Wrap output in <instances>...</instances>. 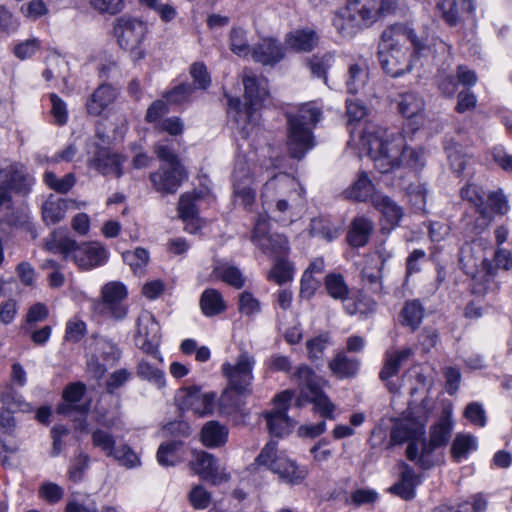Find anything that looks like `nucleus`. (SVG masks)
Instances as JSON below:
<instances>
[{"instance_id":"nucleus-1","label":"nucleus","mask_w":512,"mask_h":512,"mask_svg":"<svg viewBox=\"0 0 512 512\" xmlns=\"http://www.w3.org/2000/svg\"><path fill=\"white\" fill-rule=\"evenodd\" d=\"M361 144L380 173H388L401 164L412 168L423 165L422 154L407 147L400 134L389 135L384 129L367 127L362 132Z\"/></svg>"},{"instance_id":"nucleus-2","label":"nucleus","mask_w":512,"mask_h":512,"mask_svg":"<svg viewBox=\"0 0 512 512\" xmlns=\"http://www.w3.org/2000/svg\"><path fill=\"white\" fill-rule=\"evenodd\" d=\"M407 40L412 42L416 51L423 48V44L416 39L414 32L403 24H393L381 34L378 60L385 73L391 77H400L413 68L411 55L405 47Z\"/></svg>"},{"instance_id":"nucleus-3","label":"nucleus","mask_w":512,"mask_h":512,"mask_svg":"<svg viewBox=\"0 0 512 512\" xmlns=\"http://www.w3.org/2000/svg\"><path fill=\"white\" fill-rule=\"evenodd\" d=\"M397 0H347L333 18V25L344 37H352L362 29L390 15Z\"/></svg>"},{"instance_id":"nucleus-4","label":"nucleus","mask_w":512,"mask_h":512,"mask_svg":"<svg viewBox=\"0 0 512 512\" xmlns=\"http://www.w3.org/2000/svg\"><path fill=\"white\" fill-rule=\"evenodd\" d=\"M244 85V100L229 98L228 114L237 124L244 138L249 137L255 129L263 101L268 96L267 81L259 79L250 71L245 70L242 79Z\"/></svg>"},{"instance_id":"nucleus-5","label":"nucleus","mask_w":512,"mask_h":512,"mask_svg":"<svg viewBox=\"0 0 512 512\" xmlns=\"http://www.w3.org/2000/svg\"><path fill=\"white\" fill-rule=\"evenodd\" d=\"M460 196L472 204L478 214L472 227L475 234H481L490 226L496 215H505L509 210L507 197L502 190L489 193L485 199V192L480 186L467 183L460 189Z\"/></svg>"},{"instance_id":"nucleus-6","label":"nucleus","mask_w":512,"mask_h":512,"mask_svg":"<svg viewBox=\"0 0 512 512\" xmlns=\"http://www.w3.org/2000/svg\"><path fill=\"white\" fill-rule=\"evenodd\" d=\"M321 111L311 104L301 106L295 115H288V151L296 159L304 157L314 146L312 128L320 120Z\"/></svg>"},{"instance_id":"nucleus-7","label":"nucleus","mask_w":512,"mask_h":512,"mask_svg":"<svg viewBox=\"0 0 512 512\" xmlns=\"http://www.w3.org/2000/svg\"><path fill=\"white\" fill-rule=\"evenodd\" d=\"M293 380L297 383L299 396L297 398L298 407L309 402L314 405V410L324 418L334 419L333 412L335 405L323 393V379L307 365L297 368L293 374Z\"/></svg>"},{"instance_id":"nucleus-8","label":"nucleus","mask_w":512,"mask_h":512,"mask_svg":"<svg viewBox=\"0 0 512 512\" xmlns=\"http://www.w3.org/2000/svg\"><path fill=\"white\" fill-rule=\"evenodd\" d=\"M148 33V25L137 18L120 17L114 25V34L119 46L130 52L133 61L145 57V51L140 47Z\"/></svg>"},{"instance_id":"nucleus-9","label":"nucleus","mask_w":512,"mask_h":512,"mask_svg":"<svg viewBox=\"0 0 512 512\" xmlns=\"http://www.w3.org/2000/svg\"><path fill=\"white\" fill-rule=\"evenodd\" d=\"M298 187L299 184L296 179L286 173L273 176L264 184L263 205L271 208L274 202V212L286 213L291 207L290 201H294L293 196L297 194Z\"/></svg>"},{"instance_id":"nucleus-10","label":"nucleus","mask_w":512,"mask_h":512,"mask_svg":"<svg viewBox=\"0 0 512 512\" xmlns=\"http://www.w3.org/2000/svg\"><path fill=\"white\" fill-rule=\"evenodd\" d=\"M254 365L255 358L247 351L240 353L235 363L225 362L221 370L228 380V388L239 395L251 394Z\"/></svg>"},{"instance_id":"nucleus-11","label":"nucleus","mask_w":512,"mask_h":512,"mask_svg":"<svg viewBox=\"0 0 512 512\" xmlns=\"http://www.w3.org/2000/svg\"><path fill=\"white\" fill-rule=\"evenodd\" d=\"M160 339V326L155 317L149 311H142L137 318V331L134 338L136 346L162 362L163 358L158 350Z\"/></svg>"},{"instance_id":"nucleus-12","label":"nucleus","mask_w":512,"mask_h":512,"mask_svg":"<svg viewBox=\"0 0 512 512\" xmlns=\"http://www.w3.org/2000/svg\"><path fill=\"white\" fill-rule=\"evenodd\" d=\"M102 301L99 304V312L114 321H121L128 314V306L125 304L127 289L118 281L105 284L101 289Z\"/></svg>"},{"instance_id":"nucleus-13","label":"nucleus","mask_w":512,"mask_h":512,"mask_svg":"<svg viewBox=\"0 0 512 512\" xmlns=\"http://www.w3.org/2000/svg\"><path fill=\"white\" fill-rule=\"evenodd\" d=\"M251 241L270 257L282 258L289 251L286 237L280 234H268V221L264 215L258 216Z\"/></svg>"},{"instance_id":"nucleus-14","label":"nucleus","mask_w":512,"mask_h":512,"mask_svg":"<svg viewBox=\"0 0 512 512\" xmlns=\"http://www.w3.org/2000/svg\"><path fill=\"white\" fill-rule=\"evenodd\" d=\"M108 256V251L98 241L78 243L74 240V245L69 252V259L82 271H89L105 265Z\"/></svg>"},{"instance_id":"nucleus-15","label":"nucleus","mask_w":512,"mask_h":512,"mask_svg":"<svg viewBox=\"0 0 512 512\" xmlns=\"http://www.w3.org/2000/svg\"><path fill=\"white\" fill-rule=\"evenodd\" d=\"M189 466L200 478L211 482L213 485L226 482L230 478L225 469L220 466L218 460L205 451H193Z\"/></svg>"},{"instance_id":"nucleus-16","label":"nucleus","mask_w":512,"mask_h":512,"mask_svg":"<svg viewBox=\"0 0 512 512\" xmlns=\"http://www.w3.org/2000/svg\"><path fill=\"white\" fill-rule=\"evenodd\" d=\"M292 398L293 392L290 390H285L275 397L276 407L266 415L267 427L273 436L282 437L291 431L293 422L286 413Z\"/></svg>"},{"instance_id":"nucleus-17","label":"nucleus","mask_w":512,"mask_h":512,"mask_svg":"<svg viewBox=\"0 0 512 512\" xmlns=\"http://www.w3.org/2000/svg\"><path fill=\"white\" fill-rule=\"evenodd\" d=\"M186 178L187 172L184 166L177 164L161 166L149 176L154 190L162 195L175 194Z\"/></svg>"},{"instance_id":"nucleus-18","label":"nucleus","mask_w":512,"mask_h":512,"mask_svg":"<svg viewBox=\"0 0 512 512\" xmlns=\"http://www.w3.org/2000/svg\"><path fill=\"white\" fill-rule=\"evenodd\" d=\"M214 393H201L197 387H190L181 390L179 396L180 407L184 410H191L194 414L209 415L214 410Z\"/></svg>"},{"instance_id":"nucleus-19","label":"nucleus","mask_w":512,"mask_h":512,"mask_svg":"<svg viewBox=\"0 0 512 512\" xmlns=\"http://www.w3.org/2000/svg\"><path fill=\"white\" fill-rule=\"evenodd\" d=\"M125 160L124 157L113 153L110 149L99 147L89 159L88 164L102 175H114L119 178L123 174L121 166Z\"/></svg>"},{"instance_id":"nucleus-20","label":"nucleus","mask_w":512,"mask_h":512,"mask_svg":"<svg viewBox=\"0 0 512 512\" xmlns=\"http://www.w3.org/2000/svg\"><path fill=\"white\" fill-rule=\"evenodd\" d=\"M234 196L236 201L249 208L255 201V192L251 188L252 179L249 168L243 161H238L233 172Z\"/></svg>"},{"instance_id":"nucleus-21","label":"nucleus","mask_w":512,"mask_h":512,"mask_svg":"<svg viewBox=\"0 0 512 512\" xmlns=\"http://www.w3.org/2000/svg\"><path fill=\"white\" fill-rule=\"evenodd\" d=\"M251 56L263 65H274L284 58L285 50L278 40L265 38L252 48Z\"/></svg>"},{"instance_id":"nucleus-22","label":"nucleus","mask_w":512,"mask_h":512,"mask_svg":"<svg viewBox=\"0 0 512 512\" xmlns=\"http://www.w3.org/2000/svg\"><path fill=\"white\" fill-rule=\"evenodd\" d=\"M459 263L461 269L467 273H474L478 268L490 263L484 255V248L480 242L472 241L465 243L459 252Z\"/></svg>"},{"instance_id":"nucleus-23","label":"nucleus","mask_w":512,"mask_h":512,"mask_svg":"<svg viewBox=\"0 0 512 512\" xmlns=\"http://www.w3.org/2000/svg\"><path fill=\"white\" fill-rule=\"evenodd\" d=\"M117 89L109 84H101L87 98L86 110L91 116H99L117 98Z\"/></svg>"},{"instance_id":"nucleus-24","label":"nucleus","mask_w":512,"mask_h":512,"mask_svg":"<svg viewBox=\"0 0 512 512\" xmlns=\"http://www.w3.org/2000/svg\"><path fill=\"white\" fill-rule=\"evenodd\" d=\"M85 385L82 383L69 384L63 391L64 403L57 407V412L63 415H70L72 412H78L82 416L89 411V404H77L85 393Z\"/></svg>"},{"instance_id":"nucleus-25","label":"nucleus","mask_w":512,"mask_h":512,"mask_svg":"<svg viewBox=\"0 0 512 512\" xmlns=\"http://www.w3.org/2000/svg\"><path fill=\"white\" fill-rule=\"evenodd\" d=\"M425 433L424 425L414 420L396 422L390 433V444L399 445L404 442L416 441Z\"/></svg>"},{"instance_id":"nucleus-26","label":"nucleus","mask_w":512,"mask_h":512,"mask_svg":"<svg viewBox=\"0 0 512 512\" xmlns=\"http://www.w3.org/2000/svg\"><path fill=\"white\" fill-rule=\"evenodd\" d=\"M374 231L373 221L363 215L353 218L347 233V242L350 246L359 248L365 246Z\"/></svg>"},{"instance_id":"nucleus-27","label":"nucleus","mask_w":512,"mask_h":512,"mask_svg":"<svg viewBox=\"0 0 512 512\" xmlns=\"http://www.w3.org/2000/svg\"><path fill=\"white\" fill-rule=\"evenodd\" d=\"M272 472L278 474L280 479L292 485L300 484L308 474L305 468L299 467L296 462L285 456L273 462Z\"/></svg>"},{"instance_id":"nucleus-28","label":"nucleus","mask_w":512,"mask_h":512,"mask_svg":"<svg viewBox=\"0 0 512 512\" xmlns=\"http://www.w3.org/2000/svg\"><path fill=\"white\" fill-rule=\"evenodd\" d=\"M413 354L414 351L408 347L400 350L391 349L386 351L384 365L379 373L380 379L386 381L395 376L401 366L407 362Z\"/></svg>"},{"instance_id":"nucleus-29","label":"nucleus","mask_w":512,"mask_h":512,"mask_svg":"<svg viewBox=\"0 0 512 512\" xmlns=\"http://www.w3.org/2000/svg\"><path fill=\"white\" fill-rule=\"evenodd\" d=\"M319 36L312 29H297L286 35V45L296 52H310L318 44Z\"/></svg>"},{"instance_id":"nucleus-30","label":"nucleus","mask_w":512,"mask_h":512,"mask_svg":"<svg viewBox=\"0 0 512 512\" xmlns=\"http://www.w3.org/2000/svg\"><path fill=\"white\" fill-rule=\"evenodd\" d=\"M471 276V291L473 294L484 295L496 287L494 282L495 268L491 263L478 268L474 273H467Z\"/></svg>"},{"instance_id":"nucleus-31","label":"nucleus","mask_w":512,"mask_h":512,"mask_svg":"<svg viewBox=\"0 0 512 512\" xmlns=\"http://www.w3.org/2000/svg\"><path fill=\"white\" fill-rule=\"evenodd\" d=\"M360 367L357 358L349 357L345 352H339L329 362V368L334 376L340 379L355 377Z\"/></svg>"},{"instance_id":"nucleus-32","label":"nucleus","mask_w":512,"mask_h":512,"mask_svg":"<svg viewBox=\"0 0 512 512\" xmlns=\"http://www.w3.org/2000/svg\"><path fill=\"white\" fill-rule=\"evenodd\" d=\"M156 457L161 466L177 465L184 459L183 443L177 440L162 443L158 448Z\"/></svg>"},{"instance_id":"nucleus-33","label":"nucleus","mask_w":512,"mask_h":512,"mask_svg":"<svg viewBox=\"0 0 512 512\" xmlns=\"http://www.w3.org/2000/svg\"><path fill=\"white\" fill-rule=\"evenodd\" d=\"M372 205L391 225L398 224L403 216L402 208L388 196L376 194L372 197Z\"/></svg>"},{"instance_id":"nucleus-34","label":"nucleus","mask_w":512,"mask_h":512,"mask_svg":"<svg viewBox=\"0 0 512 512\" xmlns=\"http://www.w3.org/2000/svg\"><path fill=\"white\" fill-rule=\"evenodd\" d=\"M200 307L203 314L213 317L226 310V303L221 293L215 289H206L200 297Z\"/></svg>"},{"instance_id":"nucleus-35","label":"nucleus","mask_w":512,"mask_h":512,"mask_svg":"<svg viewBox=\"0 0 512 512\" xmlns=\"http://www.w3.org/2000/svg\"><path fill=\"white\" fill-rule=\"evenodd\" d=\"M324 287L327 294L334 300L345 302L349 298L350 288L340 273H328L324 279Z\"/></svg>"},{"instance_id":"nucleus-36","label":"nucleus","mask_w":512,"mask_h":512,"mask_svg":"<svg viewBox=\"0 0 512 512\" xmlns=\"http://www.w3.org/2000/svg\"><path fill=\"white\" fill-rule=\"evenodd\" d=\"M374 185L366 172H361L353 185L345 191L346 197L355 201L364 202L375 196Z\"/></svg>"},{"instance_id":"nucleus-37","label":"nucleus","mask_w":512,"mask_h":512,"mask_svg":"<svg viewBox=\"0 0 512 512\" xmlns=\"http://www.w3.org/2000/svg\"><path fill=\"white\" fill-rule=\"evenodd\" d=\"M452 429L451 415L449 412H445V415L431 427L429 441L438 448L445 446L451 437Z\"/></svg>"},{"instance_id":"nucleus-38","label":"nucleus","mask_w":512,"mask_h":512,"mask_svg":"<svg viewBox=\"0 0 512 512\" xmlns=\"http://www.w3.org/2000/svg\"><path fill=\"white\" fill-rule=\"evenodd\" d=\"M228 431L216 421L206 423L202 428V442L207 447H218L227 440Z\"/></svg>"},{"instance_id":"nucleus-39","label":"nucleus","mask_w":512,"mask_h":512,"mask_svg":"<svg viewBox=\"0 0 512 512\" xmlns=\"http://www.w3.org/2000/svg\"><path fill=\"white\" fill-rule=\"evenodd\" d=\"M423 98L415 92H407L400 95L398 103L399 112L406 118H414L424 110Z\"/></svg>"},{"instance_id":"nucleus-40","label":"nucleus","mask_w":512,"mask_h":512,"mask_svg":"<svg viewBox=\"0 0 512 512\" xmlns=\"http://www.w3.org/2000/svg\"><path fill=\"white\" fill-rule=\"evenodd\" d=\"M368 80V67L364 63H354L349 66L347 76V89L351 94L358 93L364 88Z\"/></svg>"},{"instance_id":"nucleus-41","label":"nucleus","mask_w":512,"mask_h":512,"mask_svg":"<svg viewBox=\"0 0 512 512\" xmlns=\"http://www.w3.org/2000/svg\"><path fill=\"white\" fill-rule=\"evenodd\" d=\"M423 315L424 309L418 300L407 301L400 313L401 324L415 330L420 325Z\"/></svg>"},{"instance_id":"nucleus-42","label":"nucleus","mask_w":512,"mask_h":512,"mask_svg":"<svg viewBox=\"0 0 512 512\" xmlns=\"http://www.w3.org/2000/svg\"><path fill=\"white\" fill-rule=\"evenodd\" d=\"M137 376L148 381L159 389L166 385L164 371L151 365L144 359L140 360L137 364Z\"/></svg>"},{"instance_id":"nucleus-43","label":"nucleus","mask_w":512,"mask_h":512,"mask_svg":"<svg viewBox=\"0 0 512 512\" xmlns=\"http://www.w3.org/2000/svg\"><path fill=\"white\" fill-rule=\"evenodd\" d=\"M73 245L74 239L56 231L52 232L45 241V248L48 251L63 255L65 260L69 259V252Z\"/></svg>"},{"instance_id":"nucleus-44","label":"nucleus","mask_w":512,"mask_h":512,"mask_svg":"<svg viewBox=\"0 0 512 512\" xmlns=\"http://www.w3.org/2000/svg\"><path fill=\"white\" fill-rule=\"evenodd\" d=\"M66 205L61 199L49 198L42 207L43 220L47 224H56L65 217Z\"/></svg>"},{"instance_id":"nucleus-45","label":"nucleus","mask_w":512,"mask_h":512,"mask_svg":"<svg viewBox=\"0 0 512 512\" xmlns=\"http://www.w3.org/2000/svg\"><path fill=\"white\" fill-rule=\"evenodd\" d=\"M333 55L327 53L323 56L313 55L306 60V66L314 77L322 78L327 82V71L331 67Z\"/></svg>"},{"instance_id":"nucleus-46","label":"nucleus","mask_w":512,"mask_h":512,"mask_svg":"<svg viewBox=\"0 0 512 512\" xmlns=\"http://www.w3.org/2000/svg\"><path fill=\"white\" fill-rule=\"evenodd\" d=\"M474 449H476V441L472 435L457 434L451 446V454L455 461H460Z\"/></svg>"},{"instance_id":"nucleus-47","label":"nucleus","mask_w":512,"mask_h":512,"mask_svg":"<svg viewBox=\"0 0 512 512\" xmlns=\"http://www.w3.org/2000/svg\"><path fill=\"white\" fill-rule=\"evenodd\" d=\"M200 198L201 194L196 192H186L180 196L178 213L183 221H187L188 218H195L198 215L195 202Z\"/></svg>"},{"instance_id":"nucleus-48","label":"nucleus","mask_w":512,"mask_h":512,"mask_svg":"<svg viewBox=\"0 0 512 512\" xmlns=\"http://www.w3.org/2000/svg\"><path fill=\"white\" fill-rule=\"evenodd\" d=\"M0 402L5 406V411L10 412L25 410L28 406L21 395L11 386L5 387L0 393Z\"/></svg>"},{"instance_id":"nucleus-49","label":"nucleus","mask_w":512,"mask_h":512,"mask_svg":"<svg viewBox=\"0 0 512 512\" xmlns=\"http://www.w3.org/2000/svg\"><path fill=\"white\" fill-rule=\"evenodd\" d=\"M230 49L240 57H246L252 53V49L246 39V32L241 28H233L230 32Z\"/></svg>"},{"instance_id":"nucleus-50","label":"nucleus","mask_w":512,"mask_h":512,"mask_svg":"<svg viewBox=\"0 0 512 512\" xmlns=\"http://www.w3.org/2000/svg\"><path fill=\"white\" fill-rule=\"evenodd\" d=\"M122 257L124 262L131 267L135 274L141 273L149 261V253L144 248L126 251L122 254Z\"/></svg>"},{"instance_id":"nucleus-51","label":"nucleus","mask_w":512,"mask_h":512,"mask_svg":"<svg viewBox=\"0 0 512 512\" xmlns=\"http://www.w3.org/2000/svg\"><path fill=\"white\" fill-rule=\"evenodd\" d=\"M436 8L448 25L455 26L460 22L456 0H436Z\"/></svg>"},{"instance_id":"nucleus-52","label":"nucleus","mask_w":512,"mask_h":512,"mask_svg":"<svg viewBox=\"0 0 512 512\" xmlns=\"http://www.w3.org/2000/svg\"><path fill=\"white\" fill-rule=\"evenodd\" d=\"M92 444L94 447L101 449L108 457H111L116 449L113 435L101 429H97L92 433Z\"/></svg>"},{"instance_id":"nucleus-53","label":"nucleus","mask_w":512,"mask_h":512,"mask_svg":"<svg viewBox=\"0 0 512 512\" xmlns=\"http://www.w3.org/2000/svg\"><path fill=\"white\" fill-rule=\"evenodd\" d=\"M188 501L194 509L204 510L210 505L212 495L202 485H195L188 493Z\"/></svg>"},{"instance_id":"nucleus-54","label":"nucleus","mask_w":512,"mask_h":512,"mask_svg":"<svg viewBox=\"0 0 512 512\" xmlns=\"http://www.w3.org/2000/svg\"><path fill=\"white\" fill-rule=\"evenodd\" d=\"M293 268L291 264L279 258L269 273V279L282 285L292 279Z\"/></svg>"},{"instance_id":"nucleus-55","label":"nucleus","mask_w":512,"mask_h":512,"mask_svg":"<svg viewBox=\"0 0 512 512\" xmlns=\"http://www.w3.org/2000/svg\"><path fill=\"white\" fill-rule=\"evenodd\" d=\"M90 458L85 453H79L72 460L69 467V479L73 482H79L83 479L86 470L89 467Z\"/></svg>"},{"instance_id":"nucleus-56","label":"nucleus","mask_w":512,"mask_h":512,"mask_svg":"<svg viewBox=\"0 0 512 512\" xmlns=\"http://www.w3.org/2000/svg\"><path fill=\"white\" fill-rule=\"evenodd\" d=\"M381 278L382 265L378 266V263L374 267L365 266L361 271L362 281L369 284L370 289L374 293H380L382 290Z\"/></svg>"},{"instance_id":"nucleus-57","label":"nucleus","mask_w":512,"mask_h":512,"mask_svg":"<svg viewBox=\"0 0 512 512\" xmlns=\"http://www.w3.org/2000/svg\"><path fill=\"white\" fill-rule=\"evenodd\" d=\"M47 317V307L42 303H36L29 308L22 329L24 331H30L32 326H34L38 322L46 320Z\"/></svg>"},{"instance_id":"nucleus-58","label":"nucleus","mask_w":512,"mask_h":512,"mask_svg":"<svg viewBox=\"0 0 512 512\" xmlns=\"http://www.w3.org/2000/svg\"><path fill=\"white\" fill-rule=\"evenodd\" d=\"M111 457L127 468L136 467L140 463L137 454L127 445L117 447Z\"/></svg>"},{"instance_id":"nucleus-59","label":"nucleus","mask_w":512,"mask_h":512,"mask_svg":"<svg viewBox=\"0 0 512 512\" xmlns=\"http://www.w3.org/2000/svg\"><path fill=\"white\" fill-rule=\"evenodd\" d=\"M193 92L194 89L190 84L183 83L166 92L164 97L169 103L182 104L190 99Z\"/></svg>"},{"instance_id":"nucleus-60","label":"nucleus","mask_w":512,"mask_h":512,"mask_svg":"<svg viewBox=\"0 0 512 512\" xmlns=\"http://www.w3.org/2000/svg\"><path fill=\"white\" fill-rule=\"evenodd\" d=\"M277 442L270 441L261 450L260 454L255 459L256 464L268 467L272 471V464L276 459L283 457L277 454Z\"/></svg>"},{"instance_id":"nucleus-61","label":"nucleus","mask_w":512,"mask_h":512,"mask_svg":"<svg viewBox=\"0 0 512 512\" xmlns=\"http://www.w3.org/2000/svg\"><path fill=\"white\" fill-rule=\"evenodd\" d=\"M89 3L98 12L109 15L118 14L124 8V0H90Z\"/></svg>"},{"instance_id":"nucleus-62","label":"nucleus","mask_w":512,"mask_h":512,"mask_svg":"<svg viewBox=\"0 0 512 512\" xmlns=\"http://www.w3.org/2000/svg\"><path fill=\"white\" fill-rule=\"evenodd\" d=\"M51 114L58 125H64L68 120L66 103L55 93L50 94Z\"/></svg>"},{"instance_id":"nucleus-63","label":"nucleus","mask_w":512,"mask_h":512,"mask_svg":"<svg viewBox=\"0 0 512 512\" xmlns=\"http://www.w3.org/2000/svg\"><path fill=\"white\" fill-rule=\"evenodd\" d=\"M261 309L260 302L248 291L239 296V311L247 316L258 313Z\"/></svg>"},{"instance_id":"nucleus-64","label":"nucleus","mask_w":512,"mask_h":512,"mask_svg":"<svg viewBox=\"0 0 512 512\" xmlns=\"http://www.w3.org/2000/svg\"><path fill=\"white\" fill-rule=\"evenodd\" d=\"M85 333V322L78 319H72L66 325L65 339L70 342H78L84 337Z\"/></svg>"}]
</instances>
